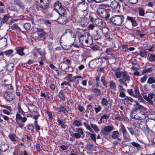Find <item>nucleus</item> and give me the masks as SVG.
Masks as SVG:
<instances>
[{
	"instance_id": "774afa93",
	"label": "nucleus",
	"mask_w": 155,
	"mask_h": 155,
	"mask_svg": "<svg viewBox=\"0 0 155 155\" xmlns=\"http://www.w3.org/2000/svg\"><path fill=\"white\" fill-rule=\"evenodd\" d=\"M131 143L133 146L136 147L137 149H139L141 148L140 145L135 142H133Z\"/></svg>"
},
{
	"instance_id": "e2e57ef3",
	"label": "nucleus",
	"mask_w": 155,
	"mask_h": 155,
	"mask_svg": "<svg viewBox=\"0 0 155 155\" xmlns=\"http://www.w3.org/2000/svg\"><path fill=\"white\" fill-rule=\"evenodd\" d=\"M138 9L139 15L140 16H143L145 14L144 10L140 7H139L138 8Z\"/></svg>"
},
{
	"instance_id": "72a5a7b5",
	"label": "nucleus",
	"mask_w": 155,
	"mask_h": 155,
	"mask_svg": "<svg viewBox=\"0 0 155 155\" xmlns=\"http://www.w3.org/2000/svg\"><path fill=\"white\" fill-rule=\"evenodd\" d=\"M61 6V3L59 1H57L54 3L53 8L54 10L57 12Z\"/></svg>"
},
{
	"instance_id": "f704fd0d",
	"label": "nucleus",
	"mask_w": 155,
	"mask_h": 155,
	"mask_svg": "<svg viewBox=\"0 0 155 155\" xmlns=\"http://www.w3.org/2000/svg\"><path fill=\"white\" fill-rule=\"evenodd\" d=\"M53 38L52 37H47L46 39H45L44 41L45 42V44L48 45H52L53 42L52 40Z\"/></svg>"
},
{
	"instance_id": "20e7f679",
	"label": "nucleus",
	"mask_w": 155,
	"mask_h": 155,
	"mask_svg": "<svg viewBox=\"0 0 155 155\" xmlns=\"http://www.w3.org/2000/svg\"><path fill=\"white\" fill-rule=\"evenodd\" d=\"M124 17L123 15H114L110 18V20L113 24L120 26L124 21Z\"/></svg>"
},
{
	"instance_id": "6ab92c4d",
	"label": "nucleus",
	"mask_w": 155,
	"mask_h": 155,
	"mask_svg": "<svg viewBox=\"0 0 155 155\" xmlns=\"http://www.w3.org/2000/svg\"><path fill=\"white\" fill-rule=\"evenodd\" d=\"M86 33L85 31L82 29H81L79 28H77L76 31V34L77 35V37L79 39L80 38L82 37Z\"/></svg>"
},
{
	"instance_id": "4c0bfd02",
	"label": "nucleus",
	"mask_w": 155,
	"mask_h": 155,
	"mask_svg": "<svg viewBox=\"0 0 155 155\" xmlns=\"http://www.w3.org/2000/svg\"><path fill=\"white\" fill-rule=\"evenodd\" d=\"M10 18V16L4 15L3 18H0V24L2 25L5 23Z\"/></svg>"
},
{
	"instance_id": "f3484780",
	"label": "nucleus",
	"mask_w": 155,
	"mask_h": 155,
	"mask_svg": "<svg viewBox=\"0 0 155 155\" xmlns=\"http://www.w3.org/2000/svg\"><path fill=\"white\" fill-rule=\"evenodd\" d=\"M91 92L94 93L96 96L98 97L101 95V90L98 88L95 87L94 86L91 87Z\"/></svg>"
},
{
	"instance_id": "8fccbe9b",
	"label": "nucleus",
	"mask_w": 155,
	"mask_h": 155,
	"mask_svg": "<svg viewBox=\"0 0 155 155\" xmlns=\"http://www.w3.org/2000/svg\"><path fill=\"white\" fill-rule=\"evenodd\" d=\"M114 129V128L112 125L105 126L104 128V131L106 132H110Z\"/></svg>"
},
{
	"instance_id": "cd10ccee",
	"label": "nucleus",
	"mask_w": 155,
	"mask_h": 155,
	"mask_svg": "<svg viewBox=\"0 0 155 155\" xmlns=\"http://www.w3.org/2000/svg\"><path fill=\"white\" fill-rule=\"evenodd\" d=\"M57 12L60 15L64 16L66 14V11L65 8L61 6L57 11Z\"/></svg>"
},
{
	"instance_id": "a18cd8bd",
	"label": "nucleus",
	"mask_w": 155,
	"mask_h": 155,
	"mask_svg": "<svg viewBox=\"0 0 155 155\" xmlns=\"http://www.w3.org/2000/svg\"><path fill=\"white\" fill-rule=\"evenodd\" d=\"M94 110L96 114L102 110V107L100 105H95L94 107Z\"/></svg>"
},
{
	"instance_id": "4468645a",
	"label": "nucleus",
	"mask_w": 155,
	"mask_h": 155,
	"mask_svg": "<svg viewBox=\"0 0 155 155\" xmlns=\"http://www.w3.org/2000/svg\"><path fill=\"white\" fill-rule=\"evenodd\" d=\"M28 105L27 107L30 112L35 113L38 111V107L33 104L29 103L28 104Z\"/></svg>"
},
{
	"instance_id": "de8ad7c7",
	"label": "nucleus",
	"mask_w": 155,
	"mask_h": 155,
	"mask_svg": "<svg viewBox=\"0 0 155 155\" xmlns=\"http://www.w3.org/2000/svg\"><path fill=\"white\" fill-rule=\"evenodd\" d=\"M83 125L85 127L86 129L89 130L90 132L92 133H94V131L90 127V125L87 124L86 122H84Z\"/></svg>"
},
{
	"instance_id": "2eb2a0df",
	"label": "nucleus",
	"mask_w": 155,
	"mask_h": 155,
	"mask_svg": "<svg viewBox=\"0 0 155 155\" xmlns=\"http://www.w3.org/2000/svg\"><path fill=\"white\" fill-rule=\"evenodd\" d=\"M24 48L21 46H18L15 48V50L16 54L21 56H25V54L24 52Z\"/></svg>"
},
{
	"instance_id": "6e6552de",
	"label": "nucleus",
	"mask_w": 155,
	"mask_h": 155,
	"mask_svg": "<svg viewBox=\"0 0 155 155\" xmlns=\"http://www.w3.org/2000/svg\"><path fill=\"white\" fill-rule=\"evenodd\" d=\"M127 91L130 95L135 97H138L140 95L139 88L137 86H136L134 87V89H128Z\"/></svg>"
},
{
	"instance_id": "f03ea898",
	"label": "nucleus",
	"mask_w": 155,
	"mask_h": 155,
	"mask_svg": "<svg viewBox=\"0 0 155 155\" xmlns=\"http://www.w3.org/2000/svg\"><path fill=\"white\" fill-rule=\"evenodd\" d=\"M18 111L16 115L15 120L17 125L21 128H22L24 124L22 123H25L27 120L25 117H22V115L25 116V112H24L21 107L20 105L18 104L17 107Z\"/></svg>"
},
{
	"instance_id": "e433bc0d",
	"label": "nucleus",
	"mask_w": 155,
	"mask_h": 155,
	"mask_svg": "<svg viewBox=\"0 0 155 155\" xmlns=\"http://www.w3.org/2000/svg\"><path fill=\"white\" fill-rule=\"evenodd\" d=\"M135 104L134 105V107L135 108V110H141L144 108V107L139 104L138 101H135Z\"/></svg>"
},
{
	"instance_id": "dca6fc26",
	"label": "nucleus",
	"mask_w": 155,
	"mask_h": 155,
	"mask_svg": "<svg viewBox=\"0 0 155 155\" xmlns=\"http://www.w3.org/2000/svg\"><path fill=\"white\" fill-rule=\"evenodd\" d=\"M53 108L58 112L60 113L62 112L63 114H66L68 113V111L66 108L63 105H61L59 108L53 107Z\"/></svg>"
},
{
	"instance_id": "58836bf2",
	"label": "nucleus",
	"mask_w": 155,
	"mask_h": 155,
	"mask_svg": "<svg viewBox=\"0 0 155 155\" xmlns=\"http://www.w3.org/2000/svg\"><path fill=\"white\" fill-rule=\"evenodd\" d=\"M101 35L98 31H96L95 32L93 35V37L94 40H98L101 39Z\"/></svg>"
},
{
	"instance_id": "4d7b16f0",
	"label": "nucleus",
	"mask_w": 155,
	"mask_h": 155,
	"mask_svg": "<svg viewBox=\"0 0 155 155\" xmlns=\"http://www.w3.org/2000/svg\"><path fill=\"white\" fill-rule=\"evenodd\" d=\"M14 52V51L12 49L8 50L5 51V55L9 57L11 55L13 56V55H12Z\"/></svg>"
},
{
	"instance_id": "bf43d9fd",
	"label": "nucleus",
	"mask_w": 155,
	"mask_h": 155,
	"mask_svg": "<svg viewBox=\"0 0 155 155\" xmlns=\"http://www.w3.org/2000/svg\"><path fill=\"white\" fill-rule=\"evenodd\" d=\"M153 70L152 68H149L147 69H146L143 70L142 73L143 74L146 73H149L151 72Z\"/></svg>"
},
{
	"instance_id": "09e8293b",
	"label": "nucleus",
	"mask_w": 155,
	"mask_h": 155,
	"mask_svg": "<svg viewBox=\"0 0 155 155\" xmlns=\"http://www.w3.org/2000/svg\"><path fill=\"white\" fill-rule=\"evenodd\" d=\"M96 64L98 65V67L101 66V64L103 62V59L101 58H98L94 59Z\"/></svg>"
},
{
	"instance_id": "c756f323",
	"label": "nucleus",
	"mask_w": 155,
	"mask_h": 155,
	"mask_svg": "<svg viewBox=\"0 0 155 155\" xmlns=\"http://www.w3.org/2000/svg\"><path fill=\"white\" fill-rule=\"evenodd\" d=\"M64 60H65V61H64V62L62 63H60L59 65V67H60V68L61 69H63L62 67V64H66V63L64 62H65L67 63L68 66H69V65H71V61L70 59L66 58H65L64 59Z\"/></svg>"
},
{
	"instance_id": "a878e982",
	"label": "nucleus",
	"mask_w": 155,
	"mask_h": 155,
	"mask_svg": "<svg viewBox=\"0 0 155 155\" xmlns=\"http://www.w3.org/2000/svg\"><path fill=\"white\" fill-rule=\"evenodd\" d=\"M15 4L19 6L22 10L25 9V6L21 1L20 0H15L14 2Z\"/></svg>"
},
{
	"instance_id": "338daca9",
	"label": "nucleus",
	"mask_w": 155,
	"mask_h": 155,
	"mask_svg": "<svg viewBox=\"0 0 155 155\" xmlns=\"http://www.w3.org/2000/svg\"><path fill=\"white\" fill-rule=\"evenodd\" d=\"M136 112L135 110H132L130 114V116L131 118L136 119V117L137 116Z\"/></svg>"
},
{
	"instance_id": "0e129e2a",
	"label": "nucleus",
	"mask_w": 155,
	"mask_h": 155,
	"mask_svg": "<svg viewBox=\"0 0 155 155\" xmlns=\"http://www.w3.org/2000/svg\"><path fill=\"white\" fill-rule=\"evenodd\" d=\"M5 85L7 88L6 91H8V92H12L13 90V87L12 84H6Z\"/></svg>"
},
{
	"instance_id": "a211bd4d",
	"label": "nucleus",
	"mask_w": 155,
	"mask_h": 155,
	"mask_svg": "<svg viewBox=\"0 0 155 155\" xmlns=\"http://www.w3.org/2000/svg\"><path fill=\"white\" fill-rule=\"evenodd\" d=\"M94 23L96 25L99 27H103L104 25H105L106 23L105 22H103L102 20L100 18H97L95 19Z\"/></svg>"
},
{
	"instance_id": "f8f14e48",
	"label": "nucleus",
	"mask_w": 155,
	"mask_h": 155,
	"mask_svg": "<svg viewBox=\"0 0 155 155\" xmlns=\"http://www.w3.org/2000/svg\"><path fill=\"white\" fill-rule=\"evenodd\" d=\"M109 86L111 90L110 92L112 94H115V91L117 90L116 83L113 80L109 81Z\"/></svg>"
},
{
	"instance_id": "aec40b11",
	"label": "nucleus",
	"mask_w": 155,
	"mask_h": 155,
	"mask_svg": "<svg viewBox=\"0 0 155 155\" xmlns=\"http://www.w3.org/2000/svg\"><path fill=\"white\" fill-rule=\"evenodd\" d=\"M8 145L4 142L1 143L0 145V155L1 153V151L5 152L8 148Z\"/></svg>"
},
{
	"instance_id": "69168bd1",
	"label": "nucleus",
	"mask_w": 155,
	"mask_h": 155,
	"mask_svg": "<svg viewBox=\"0 0 155 155\" xmlns=\"http://www.w3.org/2000/svg\"><path fill=\"white\" fill-rule=\"evenodd\" d=\"M90 127L93 128L96 132H98L99 131V128L97 125L93 124H90Z\"/></svg>"
},
{
	"instance_id": "a19ab883",
	"label": "nucleus",
	"mask_w": 155,
	"mask_h": 155,
	"mask_svg": "<svg viewBox=\"0 0 155 155\" xmlns=\"http://www.w3.org/2000/svg\"><path fill=\"white\" fill-rule=\"evenodd\" d=\"M48 36L47 35L46 33L45 32H43L39 34L40 41L42 40L44 41L46 39Z\"/></svg>"
},
{
	"instance_id": "37998d69",
	"label": "nucleus",
	"mask_w": 155,
	"mask_h": 155,
	"mask_svg": "<svg viewBox=\"0 0 155 155\" xmlns=\"http://www.w3.org/2000/svg\"><path fill=\"white\" fill-rule=\"evenodd\" d=\"M106 25H104L103 27H102V32L104 35H105V34L108 33H109L110 32L109 31V29L108 28L106 27Z\"/></svg>"
},
{
	"instance_id": "412c9836",
	"label": "nucleus",
	"mask_w": 155,
	"mask_h": 155,
	"mask_svg": "<svg viewBox=\"0 0 155 155\" xmlns=\"http://www.w3.org/2000/svg\"><path fill=\"white\" fill-rule=\"evenodd\" d=\"M136 117L135 118L136 120H143L146 118V115L144 112L141 110L140 112L137 113Z\"/></svg>"
},
{
	"instance_id": "7ed1b4c3",
	"label": "nucleus",
	"mask_w": 155,
	"mask_h": 155,
	"mask_svg": "<svg viewBox=\"0 0 155 155\" xmlns=\"http://www.w3.org/2000/svg\"><path fill=\"white\" fill-rule=\"evenodd\" d=\"M50 0H40V2H36V9L37 11H43L47 9L49 7Z\"/></svg>"
},
{
	"instance_id": "473e14b6",
	"label": "nucleus",
	"mask_w": 155,
	"mask_h": 155,
	"mask_svg": "<svg viewBox=\"0 0 155 155\" xmlns=\"http://www.w3.org/2000/svg\"><path fill=\"white\" fill-rule=\"evenodd\" d=\"M88 66L91 68H95L98 67V65L96 64L94 59L90 61Z\"/></svg>"
},
{
	"instance_id": "6e6d98bb",
	"label": "nucleus",
	"mask_w": 155,
	"mask_h": 155,
	"mask_svg": "<svg viewBox=\"0 0 155 155\" xmlns=\"http://www.w3.org/2000/svg\"><path fill=\"white\" fill-rule=\"evenodd\" d=\"M31 25L30 23H26L24 25V28L26 31H29L30 29Z\"/></svg>"
},
{
	"instance_id": "864d4df0",
	"label": "nucleus",
	"mask_w": 155,
	"mask_h": 155,
	"mask_svg": "<svg viewBox=\"0 0 155 155\" xmlns=\"http://www.w3.org/2000/svg\"><path fill=\"white\" fill-rule=\"evenodd\" d=\"M147 83L149 84L155 83V77L153 76L149 77Z\"/></svg>"
},
{
	"instance_id": "ea45409f",
	"label": "nucleus",
	"mask_w": 155,
	"mask_h": 155,
	"mask_svg": "<svg viewBox=\"0 0 155 155\" xmlns=\"http://www.w3.org/2000/svg\"><path fill=\"white\" fill-rule=\"evenodd\" d=\"M148 51L146 49H143L140 51L139 55L141 57L146 58L147 54Z\"/></svg>"
},
{
	"instance_id": "5fc2aeb1",
	"label": "nucleus",
	"mask_w": 155,
	"mask_h": 155,
	"mask_svg": "<svg viewBox=\"0 0 155 155\" xmlns=\"http://www.w3.org/2000/svg\"><path fill=\"white\" fill-rule=\"evenodd\" d=\"M127 128L132 135H133L134 134H135L137 135H138V133L137 132H134V129L132 127H127Z\"/></svg>"
},
{
	"instance_id": "9d476101",
	"label": "nucleus",
	"mask_w": 155,
	"mask_h": 155,
	"mask_svg": "<svg viewBox=\"0 0 155 155\" xmlns=\"http://www.w3.org/2000/svg\"><path fill=\"white\" fill-rule=\"evenodd\" d=\"M88 3L85 2V0H81V2L78 3L76 8H80L81 10L85 11L88 8Z\"/></svg>"
},
{
	"instance_id": "052dcab7",
	"label": "nucleus",
	"mask_w": 155,
	"mask_h": 155,
	"mask_svg": "<svg viewBox=\"0 0 155 155\" xmlns=\"http://www.w3.org/2000/svg\"><path fill=\"white\" fill-rule=\"evenodd\" d=\"M81 78L82 79L83 78H82V77L81 75H78L75 76H74L71 78H70V81L71 82H74L75 81V80L77 78Z\"/></svg>"
},
{
	"instance_id": "2f4dec72",
	"label": "nucleus",
	"mask_w": 155,
	"mask_h": 155,
	"mask_svg": "<svg viewBox=\"0 0 155 155\" xmlns=\"http://www.w3.org/2000/svg\"><path fill=\"white\" fill-rule=\"evenodd\" d=\"M110 7L113 9L119 8L120 7L118 3L116 1H114L112 2L110 4Z\"/></svg>"
},
{
	"instance_id": "13d9d810",
	"label": "nucleus",
	"mask_w": 155,
	"mask_h": 155,
	"mask_svg": "<svg viewBox=\"0 0 155 155\" xmlns=\"http://www.w3.org/2000/svg\"><path fill=\"white\" fill-rule=\"evenodd\" d=\"M148 60L150 62H154L155 61V55L151 54L148 58Z\"/></svg>"
},
{
	"instance_id": "9b49d317",
	"label": "nucleus",
	"mask_w": 155,
	"mask_h": 155,
	"mask_svg": "<svg viewBox=\"0 0 155 155\" xmlns=\"http://www.w3.org/2000/svg\"><path fill=\"white\" fill-rule=\"evenodd\" d=\"M154 97V101L155 103V94L150 93L148 94V95H143V97L151 105H153V102L152 100V99Z\"/></svg>"
},
{
	"instance_id": "c9c22d12",
	"label": "nucleus",
	"mask_w": 155,
	"mask_h": 155,
	"mask_svg": "<svg viewBox=\"0 0 155 155\" xmlns=\"http://www.w3.org/2000/svg\"><path fill=\"white\" fill-rule=\"evenodd\" d=\"M32 38L36 41H40L39 33L38 32L33 33L32 35Z\"/></svg>"
},
{
	"instance_id": "39448f33",
	"label": "nucleus",
	"mask_w": 155,
	"mask_h": 155,
	"mask_svg": "<svg viewBox=\"0 0 155 155\" xmlns=\"http://www.w3.org/2000/svg\"><path fill=\"white\" fill-rule=\"evenodd\" d=\"M92 38L88 36L87 34H86L83 37L80 38L79 39V42L84 46L86 47L89 46L92 43L91 41Z\"/></svg>"
},
{
	"instance_id": "bb28decb",
	"label": "nucleus",
	"mask_w": 155,
	"mask_h": 155,
	"mask_svg": "<svg viewBox=\"0 0 155 155\" xmlns=\"http://www.w3.org/2000/svg\"><path fill=\"white\" fill-rule=\"evenodd\" d=\"M107 55L113 56L115 54L114 50L112 48H107L105 51Z\"/></svg>"
},
{
	"instance_id": "680f3d73",
	"label": "nucleus",
	"mask_w": 155,
	"mask_h": 155,
	"mask_svg": "<svg viewBox=\"0 0 155 155\" xmlns=\"http://www.w3.org/2000/svg\"><path fill=\"white\" fill-rule=\"evenodd\" d=\"M11 28L12 30L20 31L21 29L16 24H13L11 27Z\"/></svg>"
},
{
	"instance_id": "79ce46f5",
	"label": "nucleus",
	"mask_w": 155,
	"mask_h": 155,
	"mask_svg": "<svg viewBox=\"0 0 155 155\" xmlns=\"http://www.w3.org/2000/svg\"><path fill=\"white\" fill-rule=\"evenodd\" d=\"M110 12V10L108 9H106V11L104 15H102V17L104 18L105 20H107L110 17V15L109 12Z\"/></svg>"
},
{
	"instance_id": "f257e3e1",
	"label": "nucleus",
	"mask_w": 155,
	"mask_h": 155,
	"mask_svg": "<svg viewBox=\"0 0 155 155\" xmlns=\"http://www.w3.org/2000/svg\"><path fill=\"white\" fill-rule=\"evenodd\" d=\"M121 69L120 67H113L112 70L114 72L116 78H119L118 81L120 83L127 87L128 86L127 84L130 81V76L126 71H121Z\"/></svg>"
},
{
	"instance_id": "b1692460",
	"label": "nucleus",
	"mask_w": 155,
	"mask_h": 155,
	"mask_svg": "<svg viewBox=\"0 0 155 155\" xmlns=\"http://www.w3.org/2000/svg\"><path fill=\"white\" fill-rule=\"evenodd\" d=\"M119 134L118 131L116 130L112 132L110 136L113 139H117L118 140H121V137L119 138Z\"/></svg>"
},
{
	"instance_id": "1a4fd4ad",
	"label": "nucleus",
	"mask_w": 155,
	"mask_h": 155,
	"mask_svg": "<svg viewBox=\"0 0 155 155\" xmlns=\"http://www.w3.org/2000/svg\"><path fill=\"white\" fill-rule=\"evenodd\" d=\"M3 97L6 101L10 102L14 100L15 97V95L12 92H8V91H5L4 93Z\"/></svg>"
},
{
	"instance_id": "7c9ffc66",
	"label": "nucleus",
	"mask_w": 155,
	"mask_h": 155,
	"mask_svg": "<svg viewBox=\"0 0 155 155\" xmlns=\"http://www.w3.org/2000/svg\"><path fill=\"white\" fill-rule=\"evenodd\" d=\"M101 104L103 107H106L108 105L109 102L107 99L103 97L101 101Z\"/></svg>"
},
{
	"instance_id": "393cba45",
	"label": "nucleus",
	"mask_w": 155,
	"mask_h": 155,
	"mask_svg": "<svg viewBox=\"0 0 155 155\" xmlns=\"http://www.w3.org/2000/svg\"><path fill=\"white\" fill-rule=\"evenodd\" d=\"M105 37V39L109 41H113L114 40L113 38V35L110 32L109 33L104 35Z\"/></svg>"
},
{
	"instance_id": "ddd939ff",
	"label": "nucleus",
	"mask_w": 155,
	"mask_h": 155,
	"mask_svg": "<svg viewBox=\"0 0 155 155\" xmlns=\"http://www.w3.org/2000/svg\"><path fill=\"white\" fill-rule=\"evenodd\" d=\"M8 137L11 141L14 144H15L18 141V138L13 133H10L8 135Z\"/></svg>"
},
{
	"instance_id": "c85d7f7f",
	"label": "nucleus",
	"mask_w": 155,
	"mask_h": 155,
	"mask_svg": "<svg viewBox=\"0 0 155 155\" xmlns=\"http://www.w3.org/2000/svg\"><path fill=\"white\" fill-rule=\"evenodd\" d=\"M46 60V58L44 56L39 57L38 59V61L39 64V66L43 67L44 65V62Z\"/></svg>"
},
{
	"instance_id": "423d86ee",
	"label": "nucleus",
	"mask_w": 155,
	"mask_h": 155,
	"mask_svg": "<svg viewBox=\"0 0 155 155\" xmlns=\"http://www.w3.org/2000/svg\"><path fill=\"white\" fill-rule=\"evenodd\" d=\"M84 129L82 128H78L75 129V133H72L71 134V136H73L76 139H79L80 137L83 138L84 137Z\"/></svg>"
},
{
	"instance_id": "3c124183",
	"label": "nucleus",
	"mask_w": 155,
	"mask_h": 155,
	"mask_svg": "<svg viewBox=\"0 0 155 155\" xmlns=\"http://www.w3.org/2000/svg\"><path fill=\"white\" fill-rule=\"evenodd\" d=\"M14 65L12 63L9 64L7 66V69L11 72L14 69Z\"/></svg>"
},
{
	"instance_id": "5701e85b",
	"label": "nucleus",
	"mask_w": 155,
	"mask_h": 155,
	"mask_svg": "<svg viewBox=\"0 0 155 155\" xmlns=\"http://www.w3.org/2000/svg\"><path fill=\"white\" fill-rule=\"evenodd\" d=\"M73 125L76 127H79L82 126V122L81 119H78L77 120H74L73 122Z\"/></svg>"
},
{
	"instance_id": "c03bdc74",
	"label": "nucleus",
	"mask_w": 155,
	"mask_h": 155,
	"mask_svg": "<svg viewBox=\"0 0 155 155\" xmlns=\"http://www.w3.org/2000/svg\"><path fill=\"white\" fill-rule=\"evenodd\" d=\"M135 31H136V35L139 36L141 38H142L145 35V34H143L142 33V31L138 29V28H137L135 30Z\"/></svg>"
},
{
	"instance_id": "0eeeda50",
	"label": "nucleus",
	"mask_w": 155,
	"mask_h": 155,
	"mask_svg": "<svg viewBox=\"0 0 155 155\" xmlns=\"http://www.w3.org/2000/svg\"><path fill=\"white\" fill-rule=\"evenodd\" d=\"M120 127L119 131H121L123 134V138L125 141H130L131 140L130 137L127 132L125 127L124 125L121 123L120 125Z\"/></svg>"
},
{
	"instance_id": "4be33fe9",
	"label": "nucleus",
	"mask_w": 155,
	"mask_h": 155,
	"mask_svg": "<svg viewBox=\"0 0 155 155\" xmlns=\"http://www.w3.org/2000/svg\"><path fill=\"white\" fill-rule=\"evenodd\" d=\"M126 19L127 21H130L133 27L136 26L138 25L135 19V18L134 17L127 16Z\"/></svg>"
},
{
	"instance_id": "49530a36",
	"label": "nucleus",
	"mask_w": 155,
	"mask_h": 155,
	"mask_svg": "<svg viewBox=\"0 0 155 155\" xmlns=\"http://www.w3.org/2000/svg\"><path fill=\"white\" fill-rule=\"evenodd\" d=\"M58 96L63 101H64L66 100L65 95L63 93L62 91L59 92Z\"/></svg>"
},
{
	"instance_id": "603ef678",
	"label": "nucleus",
	"mask_w": 155,
	"mask_h": 155,
	"mask_svg": "<svg viewBox=\"0 0 155 155\" xmlns=\"http://www.w3.org/2000/svg\"><path fill=\"white\" fill-rule=\"evenodd\" d=\"M101 81L102 82L103 85L105 87H107V83L106 82L105 77L104 76H102L101 78Z\"/></svg>"
}]
</instances>
